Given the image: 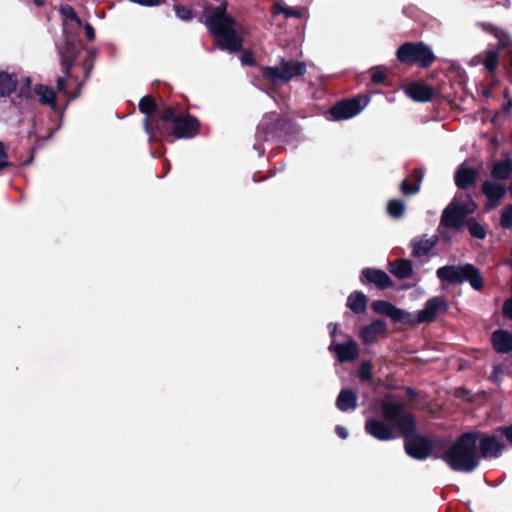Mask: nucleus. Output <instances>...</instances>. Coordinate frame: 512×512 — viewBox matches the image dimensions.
Segmentation results:
<instances>
[{
  "label": "nucleus",
  "instance_id": "obj_1",
  "mask_svg": "<svg viewBox=\"0 0 512 512\" xmlns=\"http://www.w3.org/2000/svg\"><path fill=\"white\" fill-rule=\"evenodd\" d=\"M228 3L222 0L217 7H206L210 11L205 24L209 32L217 39L221 50L229 53L240 52L243 47L244 27L227 14Z\"/></svg>",
  "mask_w": 512,
  "mask_h": 512
},
{
  "label": "nucleus",
  "instance_id": "obj_2",
  "mask_svg": "<svg viewBox=\"0 0 512 512\" xmlns=\"http://www.w3.org/2000/svg\"><path fill=\"white\" fill-rule=\"evenodd\" d=\"M200 128L201 124L196 116L182 113L173 106H165L160 111L156 135L152 142L192 139L199 134Z\"/></svg>",
  "mask_w": 512,
  "mask_h": 512
},
{
  "label": "nucleus",
  "instance_id": "obj_3",
  "mask_svg": "<svg viewBox=\"0 0 512 512\" xmlns=\"http://www.w3.org/2000/svg\"><path fill=\"white\" fill-rule=\"evenodd\" d=\"M480 431H468L460 434L448 447L441 460L455 472L471 473L480 464L477 443Z\"/></svg>",
  "mask_w": 512,
  "mask_h": 512
},
{
  "label": "nucleus",
  "instance_id": "obj_4",
  "mask_svg": "<svg viewBox=\"0 0 512 512\" xmlns=\"http://www.w3.org/2000/svg\"><path fill=\"white\" fill-rule=\"evenodd\" d=\"M298 132V126L291 119L271 113L257 126L256 136L261 141L289 142Z\"/></svg>",
  "mask_w": 512,
  "mask_h": 512
},
{
  "label": "nucleus",
  "instance_id": "obj_5",
  "mask_svg": "<svg viewBox=\"0 0 512 512\" xmlns=\"http://www.w3.org/2000/svg\"><path fill=\"white\" fill-rule=\"evenodd\" d=\"M436 276L442 283L448 285H460L468 282L476 291H481L484 288V279L480 270L470 263L439 267L436 270Z\"/></svg>",
  "mask_w": 512,
  "mask_h": 512
},
{
  "label": "nucleus",
  "instance_id": "obj_6",
  "mask_svg": "<svg viewBox=\"0 0 512 512\" xmlns=\"http://www.w3.org/2000/svg\"><path fill=\"white\" fill-rule=\"evenodd\" d=\"M381 414L384 420L393 424L404 441L417 435L416 417L412 412H405L403 403L385 400L381 404Z\"/></svg>",
  "mask_w": 512,
  "mask_h": 512
},
{
  "label": "nucleus",
  "instance_id": "obj_7",
  "mask_svg": "<svg viewBox=\"0 0 512 512\" xmlns=\"http://www.w3.org/2000/svg\"><path fill=\"white\" fill-rule=\"evenodd\" d=\"M259 69L264 80L273 86H281L304 76L307 72V65L302 61L281 58L277 66H260Z\"/></svg>",
  "mask_w": 512,
  "mask_h": 512
},
{
  "label": "nucleus",
  "instance_id": "obj_8",
  "mask_svg": "<svg viewBox=\"0 0 512 512\" xmlns=\"http://www.w3.org/2000/svg\"><path fill=\"white\" fill-rule=\"evenodd\" d=\"M397 60L405 65H418L423 69L430 68L436 60L432 49L422 41L405 42L396 51Z\"/></svg>",
  "mask_w": 512,
  "mask_h": 512
},
{
  "label": "nucleus",
  "instance_id": "obj_9",
  "mask_svg": "<svg viewBox=\"0 0 512 512\" xmlns=\"http://www.w3.org/2000/svg\"><path fill=\"white\" fill-rule=\"evenodd\" d=\"M370 99L366 95H357L352 98H345L327 111V118L333 121H342L358 115L369 103Z\"/></svg>",
  "mask_w": 512,
  "mask_h": 512
},
{
  "label": "nucleus",
  "instance_id": "obj_10",
  "mask_svg": "<svg viewBox=\"0 0 512 512\" xmlns=\"http://www.w3.org/2000/svg\"><path fill=\"white\" fill-rule=\"evenodd\" d=\"M139 111L145 115L143 120V126L145 132L149 136V140L153 141L156 135V124L160 118V111L158 110V104L151 95L143 96L139 101Z\"/></svg>",
  "mask_w": 512,
  "mask_h": 512
},
{
  "label": "nucleus",
  "instance_id": "obj_11",
  "mask_svg": "<svg viewBox=\"0 0 512 512\" xmlns=\"http://www.w3.org/2000/svg\"><path fill=\"white\" fill-rule=\"evenodd\" d=\"M431 440L429 437L417 434L404 441L406 454L412 459L423 461L431 457Z\"/></svg>",
  "mask_w": 512,
  "mask_h": 512
},
{
  "label": "nucleus",
  "instance_id": "obj_12",
  "mask_svg": "<svg viewBox=\"0 0 512 512\" xmlns=\"http://www.w3.org/2000/svg\"><path fill=\"white\" fill-rule=\"evenodd\" d=\"M467 214L466 204L451 202L442 212L440 226L459 229L465 221Z\"/></svg>",
  "mask_w": 512,
  "mask_h": 512
},
{
  "label": "nucleus",
  "instance_id": "obj_13",
  "mask_svg": "<svg viewBox=\"0 0 512 512\" xmlns=\"http://www.w3.org/2000/svg\"><path fill=\"white\" fill-rule=\"evenodd\" d=\"M506 448L505 444L498 440L495 435H487L480 432L477 443L478 454L481 458H498Z\"/></svg>",
  "mask_w": 512,
  "mask_h": 512
},
{
  "label": "nucleus",
  "instance_id": "obj_14",
  "mask_svg": "<svg viewBox=\"0 0 512 512\" xmlns=\"http://www.w3.org/2000/svg\"><path fill=\"white\" fill-rule=\"evenodd\" d=\"M360 282L363 285H374L379 290H386L394 286L393 280L384 270L369 267L361 271Z\"/></svg>",
  "mask_w": 512,
  "mask_h": 512
},
{
  "label": "nucleus",
  "instance_id": "obj_15",
  "mask_svg": "<svg viewBox=\"0 0 512 512\" xmlns=\"http://www.w3.org/2000/svg\"><path fill=\"white\" fill-rule=\"evenodd\" d=\"M449 306L442 297H433L426 301L425 306L416 316V321L420 323L433 322L439 314L447 312Z\"/></svg>",
  "mask_w": 512,
  "mask_h": 512
},
{
  "label": "nucleus",
  "instance_id": "obj_16",
  "mask_svg": "<svg viewBox=\"0 0 512 512\" xmlns=\"http://www.w3.org/2000/svg\"><path fill=\"white\" fill-rule=\"evenodd\" d=\"M79 54V48L72 39H66L64 44L59 48L60 62L63 74L71 76V70Z\"/></svg>",
  "mask_w": 512,
  "mask_h": 512
},
{
  "label": "nucleus",
  "instance_id": "obj_17",
  "mask_svg": "<svg viewBox=\"0 0 512 512\" xmlns=\"http://www.w3.org/2000/svg\"><path fill=\"white\" fill-rule=\"evenodd\" d=\"M365 431L379 441H389L396 438L393 428L377 418H370L365 422Z\"/></svg>",
  "mask_w": 512,
  "mask_h": 512
},
{
  "label": "nucleus",
  "instance_id": "obj_18",
  "mask_svg": "<svg viewBox=\"0 0 512 512\" xmlns=\"http://www.w3.org/2000/svg\"><path fill=\"white\" fill-rule=\"evenodd\" d=\"M387 333V324L383 319H376L369 325L361 328L360 338L365 345H372L377 342L380 336H385Z\"/></svg>",
  "mask_w": 512,
  "mask_h": 512
},
{
  "label": "nucleus",
  "instance_id": "obj_19",
  "mask_svg": "<svg viewBox=\"0 0 512 512\" xmlns=\"http://www.w3.org/2000/svg\"><path fill=\"white\" fill-rule=\"evenodd\" d=\"M329 349L335 352L337 360L340 363L354 361L359 355V346L353 339H349V341L345 343L330 346Z\"/></svg>",
  "mask_w": 512,
  "mask_h": 512
},
{
  "label": "nucleus",
  "instance_id": "obj_20",
  "mask_svg": "<svg viewBox=\"0 0 512 512\" xmlns=\"http://www.w3.org/2000/svg\"><path fill=\"white\" fill-rule=\"evenodd\" d=\"M406 94L414 101L428 102L434 96V89L423 82H411L405 90Z\"/></svg>",
  "mask_w": 512,
  "mask_h": 512
},
{
  "label": "nucleus",
  "instance_id": "obj_21",
  "mask_svg": "<svg viewBox=\"0 0 512 512\" xmlns=\"http://www.w3.org/2000/svg\"><path fill=\"white\" fill-rule=\"evenodd\" d=\"M425 170L421 167L414 168L408 179H404L400 184V191L405 196L415 195L420 190V184L423 181Z\"/></svg>",
  "mask_w": 512,
  "mask_h": 512
},
{
  "label": "nucleus",
  "instance_id": "obj_22",
  "mask_svg": "<svg viewBox=\"0 0 512 512\" xmlns=\"http://www.w3.org/2000/svg\"><path fill=\"white\" fill-rule=\"evenodd\" d=\"M491 343L493 349L500 354H508L512 352V333L497 329L491 335Z\"/></svg>",
  "mask_w": 512,
  "mask_h": 512
},
{
  "label": "nucleus",
  "instance_id": "obj_23",
  "mask_svg": "<svg viewBox=\"0 0 512 512\" xmlns=\"http://www.w3.org/2000/svg\"><path fill=\"white\" fill-rule=\"evenodd\" d=\"M481 26L486 32L492 34L494 37L498 39L499 48L509 49V62L510 65L512 66V41L509 35L504 30L496 27L491 23H482Z\"/></svg>",
  "mask_w": 512,
  "mask_h": 512
},
{
  "label": "nucleus",
  "instance_id": "obj_24",
  "mask_svg": "<svg viewBox=\"0 0 512 512\" xmlns=\"http://www.w3.org/2000/svg\"><path fill=\"white\" fill-rule=\"evenodd\" d=\"M478 173L474 168L460 166L455 172L454 180L458 188L466 190L475 185Z\"/></svg>",
  "mask_w": 512,
  "mask_h": 512
},
{
  "label": "nucleus",
  "instance_id": "obj_25",
  "mask_svg": "<svg viewBox=\"0 0 512 512\" xmlns=\"http://www.w3.org/2000/svg\"><path fill=\"white\" fill-rule=\"evenodd\" d=\"M503 156L505 157L495 162L491 169V177L497 181H505L512 175V158L507 153Z\"/></svg>",
  "mask_w": 512,
  "mask_h": 512
},
{
  "label": "nucleus",
  "instance_id": "obj_26",
  "mask_svg": "<svg viewBox=\"0 0 512 512\" xmlns=\"http://www.w3.org/2000/svg\"><path fill=\"white\" fill-rule=\"evenodd\" d=\"M358 397L352 389H342L336 399V407L342 412L353 411L357 408Z\"/></svg>",
  "mask_w": 512,
  "mask_h": 512
},
{
  "label": "nucleus",
  "instance_id": "obj_27",
  "mask_svg": "<svg viewBox=\"0 0 512 512\" xmlns=\"http://www.w3.org/2000/svg\"><path fill=\"white\" fill-rule=\"evenodd\" d=\"M389 271L398 279L410 278L413 274L412 262L408 259H396L389 264Z\"/></svg>",
  "mask_w": 512,
  "mask_h": 512
},
{
  "label": "nucleus",
  "instance_id": "obj_28",
  "mask_svg": "<svg viewBox=\"0 0 512 512\" xmlns=\"http://www.w3.org/2000/svg\"><path fill=\"white\" fill-rule=\"evenodd\" d=\"M18 86V78L15 73H8L6 71L0 72V99L9 97L16 92Z\"/></svg>",
  "mask_w": 512,
  "mask_h": 512
},
{
  "label": "nucleus",
  "instance_id": "obj_29",
  "mask_svg": "<svg viewBox=\"0 0 512 512\" xmlns=\"http://www.w3.org/2000/svg\"><path fill=\"white\" fill-rule=\"evenodd\" d=\"M437 242V236H433L429 239H413L411 241L412 255L416 258L427 255L436 246Z\"/></svg>",
  "mask_w": 512,
  "mask_h": 512
},
{
  "label": "nucleus",
  "instance_id": "obj_30",
  "mask_svg": "<svg viewBox=\"0 0 512 512\" xmlns=\"http://www.w3.org/2000/svg\"><path fill=\"white\" fill-rule=\"evenodd\" d=\"M34 93L39 95V102L43 105H49L53 111H57L56 93L54 90L43 84H36Z\"/></svg>",
  "mask_w": 512,
  "mask_h": 512
},
{
  "label": "nucleus",
  "instance_id": "obj_31",
  "mask_svg": "<svg viewBox=\"0 0 512 512\" xmlns=\"http://www.w3.org/2000/svg\"><path fill=\"white\" fill-rule=\"evenodd\" d=\"M346 306L355 314L364 313L367 308V297L361 291H354L348 296Z\"/></svg>",
  "mask_w": 512,
  "mask_h": 512
},
{
  "label": "nucleus",
  "instance_id": "obj_32",
  "mask_svg": "<svg viewBox=\"0 0 512 512\" xmlns=\"http://www.w3.org/2000/svg\"><path fill=\"white\" fill-rule=\"evenodd\" d=\"M483 194L491 201H499L504 197L506 188L497 182L486 180L482 184Z\"/></svg>",
  "mask_w": 512,
  "mask_h": 512
},
{
  "label": "nucleus",
  "instance_id": "obj_33",
  "mask_svg": "<svg viewBox=\"0 0 512 512\" xmlns=\"http://www.w3.org/2000/svg\"><path fill=\"white\" fill-rule=\"evenodd\" d=\"M393 322L395 323H401L405 325H413L415 323H418L416 321V318L413 317V315L405 310H402L398 307H394L392 314L390 316Z\"/></svg>",
  "mask_w": 512,
  "mask_h": 512
},
{
  "label": "nucleus",
  "instance_id": "obj_34",
  "mask_svg": "<svg viewBox=\"0 0 512 512\" xmlns=\"http://www.w3.org/2000/svg\"><path fill=\"white\" fill-rule=\"evenodd\" d=\"M393 322L395 323H401L405 325H413L415 323H418L416 321V318L413 317V315L405 310H402L398 307H394L392 314L390 316Z\"/></svg>",
  "mask_w": 512,
  "mask_h": 512
},
{
  "label": "nucleus",
  "instance_id": "obj_35",
  "mask_svg": "<svg viewBox=\"0 0 512 512\" xmlns=\"http://www.w3.org/2000/svg\"><path fill=\"white\" fill-rule=\"evenodd\" d=\"M431 440V457L441 459L439 455H443L448 449V442L440 437H432Z\"/></svg>",
  "mask_w": 512,
  "mask_h": 512
},
{
  "label": "nucleus",
  "instance_id": "obj_36",
  "mask_svg": "<svg viewBox=\"0 0 512 512\" xmlns=\"http://www.w3.org/2000/svg\"><path fill=\"white\" fill-rule=\"evenodd\" d=\"M273 13L274 14H284L285 18H296L301 19L303 13L300 9L294 7H284L279 3L273 4Z\"/></svg>",
  "mask_w": 512,
  "mask_h": 512
},
{
  "label": "nucleus",
  "instance_id": "obj_37",
  "mask_svg": "<svg viewBox=\"0 0 512 512\" xmlns=\"http://www.w3.org/2000/svg\"><path fill=\"white\" fill-rule=\"evenodd\" d=\"M387 212L392 218L399 219L405 213V203L400 199H391L387 204Z\"/></svg>",
  "mask_w": 512,
  "mask_h": 512
},
{
  "label": "nucleus",
  "instance_id": "obj_38",
  "mask_svg": "<svg viewBox=\"0 0 512 512\" xmlns=\"http://www.w3.org/2000/svg\"><path fill=\"white\" fill-rule=\"evenodd\" d=\"M484 55H485V58L483 60L484 67L491 73L495 72V70L498 67V63H499L498 51L497 50H487V51H485Z\"/></svg>",
  "mask_w": 512,
  "mask_h": 512
},
{
  "label": "nucleus",
  "instance_id": "obj_39",
  "mask_svg": "<svg viewBox=\"0 0 512 512\" xmlns=\"http://www.w3.org/2000/svg\"><path fill=\"white\" fill-rule=\"evenodd\" d=\"M467 229L470 235L477 239H484L486 237L485 228L478 223L474 218H470L466 222Z\"/></svg>",
  "mask_w": 512,
  "mask_h": 512
},
{
  "label": "nucleus",
  "instance_id": "obj_40",
  "mask_svg": "<svg viewBox=\"0 0 512 512\" xmlns=\"http://www.w3.org/2000/svg\"><path fill=\"white\" fill-rule=\"evenodd\" d=\"M371 307L375 313L385 315L390 318L395 305L386 300H376L372 303Z\"/></svg>",
  "mask_w": 512,
  "mask_h": 512
},
{
  "label": "nucleus",
  "instance_id": "obj_41",
  "mask_svg": "<svg viewBox=\"0 0 512 512\" xmlns=\"http://www.w3.org/2000/svg\"><path fill=\"white\" fill-rule=\"evenodd\" d=\"M59 12L64 19L74 21L78 26L82 25V20L77 15L75 9L72 6H70V5L61 6L59 9Z\"/></svg>",
  "mask_w": 512,
  "mask_h": 512
},
{
  "label": "nucleus",
  "instance_id": "obj_42",
  "mask_svg": "<svg viewBox=\"0 0 512 512\" xmlns=\"http://www.w3.org/2000/svg\"><path fill=\"white\" fill-rule=\"evenodd\" d=\"M174 11L176 16L183 21H190L195 16L194 11L191 8L180 4L174 5Z\"/></svg>",
  "mask_w": 512,
  "mask_h": 512
},
{
  "label": "nucleus",
  "instance_id": "obj_43",
  "mask_svg": "<svg viewBox=\"0 0 512 512\" xmlns=\"http://www.w3.org/2000/svg\"><path fill=\"white\" fill-rule=\"evenodd\" d=\"M358 377L363 382H370L372 381L373 374H372V364L369 361H365L361 364L359 371H358Z\"/></svg>",
  "mask_w": 512,
  "mask_h": 512
},
{
  "label": "nucleus",
  "instance_id": "obj_44",
  "mask_svg": "<svg viewBox=\"0 0 512 512\" xmlns=\"http://www.w3.org/2000/svg\"><path fill=\"white\" fill-rule=\"evenodd\" d=\"M500 225L503 229H512V204L502 210Z\"/></svg>",
  "mask_w": 512,
  "mask_h": 512
},
{
  "label": "nucleus",
  "instance_id": "obj_45",
  "mask_svg": "<svg viewBox=\"0 0 512 512\" xmlns=\"http://www.w3.org/2000/svg\"><path fill=\"white\" fill-rule=\"evenodd\" d=\"M95 56V50L91 49L88 51V55L82 63L84 70V79H88L90 77L91 71L93 69V60Z\"/></svg>",
  "mask_w": 512,
  "mask_h": 512
},
{
  "label": "nucleus",
  "instance_id": "obj_46",
  "mask_svg": "<svg viewBox=\"0 0 512 512\" xmlns=\"http://www.w3.org/2000/svg\"><path fill=\"white\" fill-rule=\"evenodd\" d=\"M32 80L30 77H26L23 85L20 87L18 97L31 99L33 97L34 90L31 89Z\"/></svg>",
  "mask_w": 512,
  "mask_h": 512
},
{
  "label": "nucleus",
  "instance_id": "obj_47",
  "mask_svg": "<svg viewBox=\"0 0 512 512\" xmlns=\"http://www.w3.org/2000/svg\"><path fill=\"white\" fill-rule=\"evenodd\" d=\"M386 79H387V76H386V73L377 68L375 70L372 71V75H371V81L374 83V84H377V85H386Z\"/></svg>",
  "mask_w": 512,
  "mask_h": 512
},
{
  "label": "nucleus",
  "instance_id": "obj_48",
  "mask_svg": "<svg viewBox=\"0 0 512 512\" xmlns=\"http://www.w3.org/2000/svg\"><path fill=\"white\" fill-rule=\"evenodd\" d=\"M512 109V100H508L506 103L503 104L502 109L497 111L495 115L492 118V123L496 124V120L500 115L509 116Z\"/></svg>",
  "mask_w": 512,
  "mask_h": 512
},
{
  "label": "nucleus",
  "instance_id": "obj_49",
  "mask_svg": "<svg viewBox=\"0 0 512 512\" xmlns=\"http://www.w3.org/2000/svg\"><path fill=\"white\" fill-rule=\"evenodd\" d=\"M240 59H241V63L243 65H248V66L256 65L255 56L251 50L243 51Z\"/></svg>",
  "mask_w": 512,
  "mask_h": 512
},
{
  "label": "nucleus",
  "instance_id": "obj_50",
  "mask_svg": "<svg viewBox=\"0 0 512 512\" xmlns=\"http://www.w3.org/2000/svg\"><path fill=\"white\" fill-rule=\"evenodd\" d=\"M8 154L5 150L4 143L0 141V170L11 166L12 164L7 160Z\"/></svg>",
  "mask_w": 512,
  "mask_h": 512
},
{
  "label": "nucleus",
  "instance_id": "obj_51",
  "mask_svg": "<svg viewBox=\"0 0 512 512\" xmlns=\"http://www.w3.org/2000/svg\"><path fill=\"white\" fill-rule=\"evenodd\" d=\"M132 3H136L141 6L153 7L158 6L162 3V0H129Z\"/></svg>",
  "mask_w": 512,
  "mask_h": 512
},
{
  "label": "nucleus",
  "instance_id": "obj_52",
  "mask_svg": "<svg viewBox=\"0 0 512 512\" xmlns=\"http://www.w3.org/2000/svg\"><path fill=\"white\" fill-rule=\"evenodd\" d=\"M70 76H66V74H64V76H61L57 79V82H56V88L58 90V92H66V88H67V79L69 78Z\"/></svg>",
  "mask_w": 512,
  "mask_h": 512
},
{
  "label": "nucleus",
  "instance_id": "obj_53",
  "mask_svg": "<svg viewBox=\"0 0 512 512\" xmlns=\"http://www.w3.org/2000/svg\"><path fill=\"white\" fill-rule=\"evenodd\" d=\"M497 431L504 435L506 439L512 444V423L508 426L499 427Z\"/></svg>",
  "mask_w": 512,
  "mask_h": 512
},
{
  "label": "nucleus",
  "instance_id": "obj_54",
  "mask_svg": "<svg viewBox=\"0 0 512 512\" xmlns=\"http://www.w3.org/2000/svg\"><path fill=\"white\" fill-rule=\"evenodd\" d=\"M503 314L512 320V297L507 299L503 304Z\"/></svg>",
  "mask_w": 512,
  "mask_h": 512
},
{
  "label": "nucleus",
  "instance_id": "obj_55",
  "mask_svg": "<svg viewBox=\"0 0 512 512\" xmlns=\"http://www.w3.org/2000/svg\"><path fill=\"white\" fill-rule=\"evenodd\" d=\"M84 31H85V35H86V38L88 41L95 40V30L90 23H86L84 25Z\"/></svg>",
  "mask_w": 512,
  "mask_h": 512
},
{
  "label": "nucleus",
  "instance_id": "obj_56",
  "mask_svg": "<svg viewBox=\"0 0 512 512\" xmlns=\"http://www.w3.org/2000/svg\"><path fill=\"white\" fill-rule=\"evenodd\" d=\"M335 431H336L337 435L342 439H346L348 437V432H347L346 428L343 426L337 425L335 428Z\"/></svg>",
  "mask_w": 512,
  "mask_h": 512
},
{
  "label": "nucleus",
  "instance_id": "obj_57",
  "mask_svg": "<svg viewBox=\"0 0 512 512\" xmlns=\"http://www.w3.org/2000/svg\"><path fill=\"white\" fill-rule=\"evenodd\" d=\"M328 328L330 329V336H331L332 338H335L336 333H337V328H338V327H337V324H335V323H330V324L328 325Z\"/></svg>",
  "mask_w": 512,
  "mask_h": 512
},
{
  "label": "nucleus",
  "instance_id": "obj_58",
  "mask_svg": "<svg viewBox=\"0 0 512 512\" xmlns=\"http://www.w3.org/2000/svg\"><path fill=\"white\" fill-rule=\"evenodd\" d=\"M34 149H35L34 147L31 149L30 157L22 163L24 166L32 163V161L34 159Z\"/></svg>",
  "mask_w": 512,
  "mask_h": 512
},
{
  "label": "nucleus",
  "instance_id": "obj_59",
  "mask_svg": "<svg viewBox=\"0 0 512 512\" xmlns=\"http://www.w3.org/2000/svg\"><path fill=\"white\" fill-rule=\"evenodd\" d=\"M493 373L494 374L503 373L502 366L499 364L493 365Z\"/></svg>",
  "mask_w": 512,
  "mask_h": 512
},
{
  "label": "nucleus",
  "instance_id": "obj_60",
  "mask_svg": "<svg viewBox=\"0 0 512 512\" xmlns=\"http://www.w3.org/2000/svg\"><path fill=\"white\" fill-rule=\"evenodd\" d=\"M406 394H407L408 396H416V395H417V394H416V392H415V390H414V389H412V388H408V389L406 390Z\"/></svg>",
  "mask_w": 512,
  "mask_h": 512
},
{
  "label": "nucleus",
  "instance_id": "obj_61",
  "mask_svg": "<svg viewBox=\"0 0 512 512\" xmlns=\"http://www.w3.org/2000/svg\"><path fill=\"white\" fill-rule=\"evenodd\" d=\"M33 2L35 3L36 6L38 7H42L44 6L45 2L44 0H33Z\"/></svg>",
  "mask_w": 512,
  "mask_h": 512
},
{
  "label": "nucleus",
  "instance_id": "obj_62",
  "mask_svg": "<svg viewBox=\"0 0 512 512\" xmlns=\"http://www.w3.org/2000/svg\"><path fill=\"white\" fill-rule=\"evenodd\" d=\"M511 260H510V266L512 267V247H511Z\"/></svg>",
  "mask_w": 512,
  "mask_h": 512
}]
</instances>
